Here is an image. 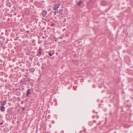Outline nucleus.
<instances>
[{
    "instance_id": "nucleus-1",
    "label": "nucleus",
    "mask_w": 133,
    "mask_h": 133,
    "mask_svg": "<svg viewBox=\"0 0 133 133\" xmlns=\"http://www.w3.org/2000/svg\"><path fill=\"white\" fill-rule=\"evenodd\" d=\"M28 81V80L26 78H23L19 82V83L22 86L24 85H26V82Z\"/></svg>"
},
{
    "instance_id": "nucleus-2",
    "label": "nucleus",
    "mask_w": 133,
    "mask_h": 133,
    "mask_svg": "<svg viewBox=\"0 0 133 133\" xmlns=\"http://www.w3.org/2000/svg\"><path fill=\"white\" fill-rule=\"evenodd\" d=\"M60 4L59 3H57L54 5V7H53V9L54 10H56L59 8Z\"/></svg>"
},
{
    "instance_id": "nucleus-3",
    "label": "nucleus",
    "mask_w": 133,
    "mask_h": 133,
    "mask_svg": "<svg viewBox=\"0 0 133 133\" xmlns=\"http://www.w3.org/2000/svg\"><path fill=\"white\" fill-rule=\"evenodd\" d=\"M41 14L43 17H45L47 14V11L45 10H43Z\"/></svg>"
},
{
    "instance_id": "nucleus-4",
    "label": "nucleus",
    "mask_w": 133,
    "mask_h": 133,
    "mask_svg": "<svg viewBox=\"0 0 133 133\" xmlns=\"http://www.w3.org/2000/svg\"><path fill=\"white\" fill-rule=\"evenodd\" d=\"M6 102L7 100H5L4 101H1L0 102V103L1 104V106H4V105H5L6 104Z\"/></svg>"
},
{
    "instance_id": "nucleus-5",
    "label": "nucleus",
    "mask_w": 133,
    "mask_h": 133,
    "mask_svg": "<svg viewBox=\"0 0 133 133\" xmlns=\"http://www.w3.org/2000/svg\"><path fill=\"white\" fill-rule=\"evenodd\" d=\"M0 110L2 112H4L5 111V107L3 106H1L0 107Z\"/></svg>"
},
{
    "instance_id": "nucleus-6",
    "label": "nucleus",
    "mask_w": 133,
    "mask_h": 133,
    "mask_svg": "<svg viewBox=\"0 0 133 133\" xmlns=\"http://www.w3.org/2000/svg\"><path fill=\"white\" fill-rule=\"evenodd\" d=\"M28 70L31 72L33 73L35 71V69L34 68H31L29 69Z\"/></svg>"
},
{
    "instance_id": "nucleus-7",
    "label": "nucleus",
    "mask_w": 133,
    "mask_h": 133,
    "mask_svg": "<svg viewBox=\"0 0 133 133\" xmlns=\"http://www.w3.org/2000/svg\"><path fill=\"white\" fill-rule=\"evenodd\" d=\"M31 94V93L30 92V89H28L27 91L26 96H28L29 94Z\"/></svg>"
},
{
    "instance_id": "nucleus-8",
    "label": "nucleus",
    "mask_w": 133,
    "mask_h": 133,
    "mask_svg": "<svg viewBox=\"0 0 133 133\" xmlns=\"http://www.w3.org/2000/svg\"><path fill=\"white\" fill-rule=\"evenodd\" d=\"M6 6L9 8H10L11 6V4L10 2H7L6 4Z\"/></svg>"
},
{
    "instance_id": "nucleus-9",
    "label": "nucleus",
    "mask_w": 133,
    "mask_h": 133,
    "mask_svg": "<svg viewBox=\"0 0 133 133\" xmlns=\"http://www.w3.org/2000/svg\"><path fill=\"white\" fill-rule=\"evenodd\" d=\"M59 13L61 15H62L64 14L63 10V9H61L59 10Z\"/></svg>"
},
{
    "instance_id": "nucleus-10",
    "label": "nucleus",
    "mask_w": 133,
    "mask_h": 133,
    "mask_svg": "<svg viewBox=\"0 0 133 133\" xmlns=\"http://www.w3.org/2000/svg\"><path fill=\"white\" fill-rule=\"evenodd\" d=\"M42 50V49L41 48H39L37 50L38 53L40 54V56L41 54V51Z\"/></svg>"
},
{
    "instance_id": "nucleus-11",
    "label": "nucleus",
    "mask_w": 133,
    "mask_h": 133,
    "mask_svg": "<svg viewBox=\"0 0 133 133\" xmlns=\"http://www.w3.org/2000/svg\"><path fill=\"white\" fill-rule=\"evenodd\" d=\"M101 4L103 6H105L107 5V3L105 1H102L101 2Z\"/></svg>"
},
{
    "instance_id": "nucleus-12",
    "label": "nucleus",
    "mask_w": 133,
    "mask_h": 133,
    "mask_svg": "<svg viewBox=\"0 0 133 133\" xmlns=\"http://www.w3.org/2000/svg\"><path fill=\"white\" fill-rule=\"evenodd\" d=\"M82 2L81 0H80L77 3V5L78 6H80Z\"/></svg>"
},
{
    "instance_id": "nucleus-13",
    "label": "nucleus",
    "mask_w": 133,
    "mask_h": 133,
    "mask_svg": "<svg viewBox=\"0 0 133 133\" xmlns=\"http://www.w3.org/2000/svg\"><path fill=\"white\" fill-rule=\"evenodd\" d=\"M49 55L50 56H52L53 54H54V52H52V53H51V52L49 51L48 52Z\"/></svg>"
},
{
    "instance_id": "nucleus-14",
    "label": "nucleus",
    "mask_w": 133,
    "mask_h": 133,
    "mask_svg": "<svg viewBox=\"0 0 133 133\" xmlns=\"http://www.w3.org/2000/svg\"><path fill=\"white\" fill-rule=\"evenodd\" d=\"M13 8L14 9L12 10L11 11L12 12H14V11H15V10L16 9V7L15 6H13Z\"/></svg>"
},
{
    "instance_id": "nucleus-15",
    "label": "nucleus",
    "mask_w": 133,
    "mask_h": 133,
    "mask_svg": "<svg viewBox=\"0 0 133 133\" xmlns=\"http://www.w3.org/2000/svg\"><path fill=\"white\" fill-rule=\"evenodd\" d=\"M58 11H55L54 12V15H56V13H58Z\"/></svg>"
},
{
    "instance_id": "nucleus-16",
    "label": "nucleus",
    "mask_w": 133,
    "mask_h": 133,
    "mask_svg": "<svg viewBox=\"0 0 133 133\" xmlns=\"http://www.w3.org/2000/svg\"><path fill=\"white\" fill-rule=\"evenodd\" d=\"M55 25V24L54 23H52L51 24V26H54Z\"/></svg>"
},
{
    "instance_id": "nucleus-17",
    "label": "nucleus",
    "mask_w": 133,
    "mask_h": 133,
    "mask_svg": "<svg viewBox=\"0 0 133 133\" xmlns=\"http://www.w3.org/2000/svg\"><path fill=\"white\" fill-rule=\"evenodd\" d=\"M66 22V20L65 18H64V19L63 22Z\"/></svg>"
},
{
    "instance_id": "nucleus-18",
    "label": "nucleus",
    "mask_w": 133,
    "mask_h": 133,
    "mask_svg": "<svg viewBox=\"0 0 133 133\" xmlns=\"http://www.w3.org/2000/svg\"><path fill=\"white\" fill-rule=\"evenodd\" d=\"M28 80V81H29L31 79H29V78H27V79Z\"/></svg>"
},
{
    "instance_id": "nucleus-19",
    "label": "nucleus",
    "mask_w": 133,
    "mask_h": 133,
    "mask_svg": "<svg viewBox=\"0 0 133 133\" xmlns=\"http://www.w3.org/2000/svg\"><path fill=\"white\" fill-rule=\"evenodd\" d=\"M26 27L27 29H28L29 28V26L28 25H26Z\"/></svg>"
},
{
    "instance_id": "nucleus-20",
    "label": "nucleus",
    "mask_w": 133,
    "mask_h": 133,
    "mask_svg": "<svg viewBox=\"0 0 133 133\" xmlns=\"http://www.w3.org/2000/svg\"><path fill=\"white\" fill-rule=\"evenodd\" d=\"M93 112L94 113H96V114H97V112H95V110H93Z\"/></svg>"
},
{
    "instance_id": "nucleus-21",
    "label": "nucleus",
    "mask_w": 133,
    "mask_h": 133,
    "mask_svg": "<svg viewBox=\"0 0 133 133\" xmlns=\"http://www.w3.org/2000/svg\"><path fill=\"white\" fill-rule=\"evenodd\" d=\"M25 107H23L22 108V110L23 111H24L25 110Z\"/></svg>"
},
{
    "instance_id": "nucleus-22",
    "label": "nucleus",
    "mask_w": 133,
    "mask_h": 133,
    "mask_svg": "<svg viewBox=\"0 0 133 133\" xmlns=\"http://www.w3.org/2000/svg\"><path fill=\"white\" fill-rule=\"evenodd\" d=\"M24 14L23 13L22 15V16L23 17V18H24Z\"/></svg>"
},
{
    "instance_id": "nucleus-23",
    "label": "nucleus",
    "mask_w": 133,
    "mask_h": 133,
    "mask_svg": "<svg viewBox=\"0 0 133 133\" xmlns=\"http://www.w3.org/2000/svg\"><path fill=\"white\" fill-rule=\"evenodd\" d=\"M58 39V38H57V39H55V42H57V40Z\"/></svg>"
},
{
    "instance_id": "nucleus-24",
    "label": "nucleus",
    "mask_w": 133,
    "mask_h": 133,
    "mask_svg": "<svg viewBox=\"0 0 133 133\" xmlns=\"http://www.w3.org/2000/svg\"><path fill=\"white\" fill-rule=\"evenodd\" d=\"M41 69H44V67L43 66H42L41 67Z\"/></svg>"
},
{
    "instance_id": "nucleus-25",
    "label": "nucleus",
    "mask_w": 133,
    "mask_h": 133,
    "mask_svg": "<svg viewBox=\"0 0 133 133\" xmlns=\"http://www.w3.org/2000/svg\"><path fill=\"white\" fill-rule=\"evenodd\" d=\"M24 76H25L26 77L25 78H27V76L26 75H25Z\"/></svg>"
},
{
    "instance_id": "nucleus-26",
    "label": "nucleus",
    "mask_w": 133,
    "mask_h": 133,
    "mask_svg": "<svg viewBox=\"0 0 133 133\" xmlns=\"http://www.w3.org/2000/svg\"><path fill=\"white\" fill-rule=\"evenodd\" d=\"M26 32H27L28 33V34H29V30H27L26 31Z\"/></svg>"
},
{
    "instance_id": "nucleus-27",
    "label": "nucleus",
    "mask_w": 133,
    "mask_h": 133,
    "mask_svg": "<svg viewBox=\"0 0 133 133\" xmlns=\"http://www.w3.org/2000/svg\"><path fill=\"white\" fill-rule=\"evenodd\" d=\"M3 124V122H1L0 123V124L1 125H2V124Z\"/></svg>"
},
{
    "instance_id": "nucleus-28",
    "label": "nucleus",
    "mask_w": 133,
    "mask_h": 133,
    "mask_svg": "<svg viewBox=\"0 0 133 133\" xmlns=\"http://www.w3.org/2000/svg\"><path fill=\"white\" fill-rule=\"evenodd\" d=\"M6 41H6V43H8V41H9V40L8 39H7Z\"/></svg>"
},
{
    "instance_id": "nucleus-29",
    "label": "nucleus",
    "mask_w": 133,
    "mask_h": 133,
    "mask_svg": "<svg viewBox=\"0 0 133 133\" xmlns=\"http://www.w3.org/2000/svg\"><path fill=\"white\" fill-rule=\"evenodd\" d=\"M51 124H49V127L50 128H51Z\"/></svg>"
},
{
    "instance_id": "nucleus-30",
    "label": "nucleus",
    "mask_w": 133,
    "mask_h": 133,
    "mask_svg": "<svg viewBox=\"0 0 133 133\" xmlns=\"http://www.w3.org/2000/svg\"><path fill=\"white\" fill-rule=\"evenodd\" d=\"M42 38H43L44 39V38H45V37L44 36H42Z\"/></svg>"
},
{
    "instance_id": "nucleus-31",
    "label": "nucleus",
    "mask_w": 133,
    "mask_h": 133,
    "mask_svg": "<svg viewBox=\"0 0 133 133\" xmlns=\"http://www.w3.org/2000/svg\"><path fill=\"white\" fill-rule=\"evenodd\" d=\"M58 38V39L59 38H61V39H62V38L61 37H59Z\"/></svg>"
},
{
    "instance_id": "nucleus-32",
    "label": "nucleus",
    "mask_w": 133,
    "mask_h": 133,
    "mask_svg": "<svg viewBox=\"0 0 133 133\" xmlns=\"http://www.w3.org/2000/svg\"><path fill=\"white\" fill-rule=\"evenodd\" d=\"M94 122H95V123H96V121H95V120H94Z\"/></svg>"
},
{
    "instance_id": "nucleus-33",
    "label": "nucleus",
    "mask_w": 133,
    "mask_h": 133,
    "mask_svg": "<svg viewBox=\"0 0 133 133\" xmlns=\"http://www.w3.org/2000/svg\"><path fill=\"white\" fill-rule=\"evenodd\" d=\"M18 89L20 90H21V88H18Z\"/></svg>"
},
{
    "instance_id": "nucleus-34",
    "label": "nucleus",
    "mask_w": 133,
    "mask_h": 133,
    "mask_svg": "<svg viewBox=\"0 0 133 133\" xmlns=\"http://www.w3.org/2000/svg\"><path fill=\"white\" fill-rule=\"evenodd\" d=\"M18 88H17V89H16V90H18Z\"/></svg>"
},
{
    "instance_id": "nucleus-35",
    "label": "nucleus",
    "mask_w": 133,
    "mask_h": 133,
    "mask_svg": "<svg viewBox=\"0 0 133 133\" xmlns=\"http://www.w3.org/2000/svg\"><path fill=\"white\" fill-rule=\"evenodd\" d=\"M8 112L9 113H10V112H9V110H8Z\"/></svg>"
},
{
    "instance_id": "nucleus-36",
    "label": "nucleus",
    "mask_w": 133,
    "mask_h": 133,
    "mask_svg": "<svg viewBox=\"0 0 133 133\" xmlns=\"http://www.w3.org/2000/svg\"><path fill=\"white\" fill-rule=\"evenodd\" d=\"M8 115V114H6V116Z\"/></svg>"
},
{
    "instance_id": "nucleus-37",
    "label": "nucleus",
    "mask_w": 133,
    "mask_h": 133,
    "mask_svg": "<svg viewBox=\"0 0 133 133\" xmlns=\"http://www.w3.org/2000/svg\"><path fill=\"white\" fill-rule=\"evenodd\" d=\"M38 38L39 39V36H38Z\"/></svg>"
},
{
    "instance_id": "nucleus-38",
    "label": "nucleus",
    "mask_w": 133,
    "mask_h": 133,
    "mask_svg": "<svg viewBox=\"0 0 133 133\" xmlns=\"http://www.w3.org/2000/svg\"><path fill=\"white\" fill-rule=\"evenodd\" d=\"M41 60H42L43 59L42 58H41Z\"/></svg>"
},
{
    "instance_id": "nucleus-39",
    "label": "nucleus",
    "mask_w": 133,
    "mask_h": 133,
    "mask_svg": "<svg viewBox=\"0 0 133 133\" xmlns=\"http://www.w3.org/2000/svg\"><path fill=\"white\" fill-rule=\"evenodd\" d=\"M15 40H17V39H15Z\"/></svg>"
},
{
    "instance_id": "nucleus-40",
    "label": "nucleus",
    "mask_w": 133,
    "mask_h": 133,
    "mask_svg": "<svg viewBox=\"0 0 133 133\" xmlns=\"http://www.w3.org/2000/svg\"><path fill=\"white\" fill-rule=\"evenodd\" d=\"M26 54L27 55H29V54H28V53H26Z\"/></svg>"
},
{
    "instance_id": "nucleus-41",
    "label": "nucleus",
    "mask_w": 133,
    "mask_h": 133,
    "mask_svg": "<svg viewBox=\"0 0 133 133\" xmlns=\"http://www.w3.org/2000/svg\"><path fill=\"white\" fill-rule=\"evenodd\" d=\"M15 119H16V118H17V117H15Z\"/></svg>"
},
{
    "instance_id": "nucleus-42",
    "label": "nucleus",
    "mask_w": 133,
    "mask_h": 133,
    "mask_svg": "<svg viewBox=\"0 0 133 133\" xmlns=\"http://www.w3.org/2000/svg\"><path fill=\"white\" fill-rule=\"evenodd\" d=\"M40 79H41V78H38V79H39V80H40Z\"/></svg>"
},
{
    "instance_id": "nucleus-43",
    "label": "nucleus",
    "mask_w": 133,
    "mask_h": 133,
    "mask_svg": "<svg viewBox=\"0 0 133 133\" xmlns=\"http://www.w3.org/2000/svg\"><path fill=\"white\" fill-rule=\"evenodd\" d=\"M114 97H113V98H113V99H114Z\"/></svg>"
},
{
    "instance_id": "nucleus-44",
    "label": "nucleus",
    "mask_w": 133,
    "mask_h": 133,
    "mask_svg": "<svg viewBox=\"0 0 133 133\" xmlns=\"http://www.w3.org/2000/svg\"><path fill=\"white\" fill-rule=\"evenodd\" d=\"M17 123H18V122H19V121H17Z\"/></svg>"
},
{
    "instance_id": "nucleus-45",
    "label": "nucleus",
    "mask_w": 133,
    "mask_h": 133,
    "mask_svg": "<svg viewBox=\"0 0 133 133\" xmlns=\"http://www.w3.org/2000/svg\"><path fill=\"white\" fill-rule=\"evenodd\" d=\"M18 38V37H17V38Z\"/></svg>"
},
{
    "instance_id": "nucleus-46",
    "label": "nucleus",
    "mask_w": 133,
    "mask_h": 133,
    "mask_svg": "<svg viewBox=\"0 0 133 133\" xmlns=\"http://www.w3.org/2000/svg\"><path fill=\"white\" fill-rule=\"evenodd\" d=\"M8 116H9V117H10V115H9Z\"/></svg>"
},
{
    "instance_id": "nucleus-47",
    "label": "nucleus",
    "mask_w": 133,
    "mask_h": 133,
    "mask_svg": "<svg viewBox=\"0 0 133 133\" xmlns=\"http://www.w3.org/2000/svg\"><path fill=\"white\" fill-rule=\"evenodd\" d=\"M18 99H19V98H20L19 97H18Z\"/></svg>"
},
{
    "instance_id": "nucleus-48",
    "label": "nucleus",
    "mask_w": 133,
    "mask_h": 133,
    "mask_svg": "<svg viewBox=\"0 0 133 133\" xmlns=\"http://www.w3.org/2000/svg\"><path fill=\"white\" fill-rule=\"evenodd\" d=\"M58 53L57 52L56 53V54H57Z\"/></svg>"
},
{
    "instance_id": "nucleus-49",
    "label": "nucleus",
    "mask_w": 133,
    "mask_h": 133,
    "mask_svg": "<svg viewBox=\"0 0 133 133\" xmlns=\"http://www.w3.org/2000/svg\"><path fill=\"white\" fill-rule=\"evenodd\" d=\"M101 104H99V105H100Z\"/></svg>"
}]
</instances>
